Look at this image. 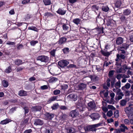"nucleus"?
<instances>
[{
    "label": "nucleus",
    "instance_id": "nucleus-31",
    "mask_svg": "<svg viewBox=\"0 0 133 133\" xmlns=\"http://www.w3.org/2000/svg\"><path fill=\"white\" fill-rule=\"evenodd\" d=\"M42 133H51L50 132V130L47 129L45 128H43L41 130Z\"/></svg>",
    "mask_w": 133,
    "mask_h": 133
},
{
    "label": "nucleus",
    "instance_id": "nucleus-52",
    "mask_svg": "<svg viewBox=\"0 0 133 133\" xmlns=\"http://www.w3.org/2000/svg\"><path fill=\"white\" fill-rule=\"evenodd\" d=\"M23 46H24L22 44H19L17 46V50H20L21 49H23Z\"/></svg>",
    "mask_w": 133,
    "mask_h": 133
},
{
    "label": "nucleus",
    "instance_id": "nucleus-17",
    "mask_svg": "<svg viewBox=\"0 0 133 133\" xmlns=\"http://www.w3.org/2000/svg\"><path fill=\"white\" fill-rule=\"evenodd\" d=\"M112 51L110 52L105 51L103 50L101 51V53L105 57H108L111 54Z\"/></svg>",
    "mask_w": 133,
    "mask_h": 133
},
{
    "label": "nucleus",
    "instance_id": "nucleus-43",
    "mask_svg": "<svg viewBox=\"0 0 133 133\" xmlns=\"http://www.w3.org/2000/svg\"><path fill=\"white\" fill-rule=\"evenodd\" d=\"M120 19L122 22H125L126 20V17L123 15H121L120 16Z\"/></svg>",
    "mask_w": 133,
    "mask_h": 133
},
{
    "label": "nucleus",
    "instance_id": "nucleus-62",
    "mask_svg": "<svg viewBox=\"0 0 133 133\" xmlns=\"http://www.w3.org/2000/svg\"><path fill=\"white\" fill-rule=\"evenodd\" d=\"M63 29L64 30H68L69 27L66 24H64L63 25Z\"/></svg>",
    "mask_w": 133,
    "mask_h": 133
},
{
    "label": "nucleus",
    "instance_id": "nucleus-29",
    "mask_svg": "<svg viewBox=\"0 0 133 133\" xmlns=\"http://www.w3.org/2000/svg\"><path fill=\"white\" fill-rule=\"evenodd\" d=\"M9 120V119L6 118L4 120L1 121L0 124L2 125L6 124L10 122Z\"/></svg>",
    "mask_w": 133,
    "mask_h": 133
},
{
    "label": "nucleus",
    "instance_id": "nucleus-64",
    "mask_svg": "<svg viewBox=\"0 0 133 133\" xmlns=\"http://www.w3.org/2000/svg\"><path fill=\"white\" fill-rule=\"evenodd\" d=\"M124 86L126 88V89H128L130 88L131 86V85L129 83H127L125 84Z\"/></svg>",
    "mask_w": 133,
    "mask_h": 133
},
{
    "label": "nucleus",
    "instance_id": "nucleus-14",
    "mask_svg": "<svg viewBox=\"0 0 133 133\" xmlns=\"http://www.w3.org/2000/svg\"><path fill=\"white\" fill-rule=\"evenodd\" d=\"M67 98H70L72 100L75 101L77 99V96L74 94H70L67 96Z\"/></svg>",
    "mask_w": 133,
    "mask_h": 133
},
{
    "label": "nucleus",
    "instance_id": "nucleus-26",
    "mask_svg": "<svg viewBox=\"0 0 133 133\" xmlns=\"http://www.w3.org/2000/svg\"><path fill=\"white\" fill-rule=\"evenodd\" d=\"M43 2L45 5H50L51 4V0H43Z\"/></svg>",
    "mask_w": 133,
    "mask_h": 133
},
{
    "label": "nucleus",
    "instance_id": "nucleus-56",
    "mask_svg": "<svg viewBox=\"0 0 133 133\" xmlns=\"http://www.w3.org/2000/svg\"><path fill=\"white\" fill-rule=\"evenodd\" d=\"M62 50L64 53L66 54L69 51V49L68 48H65L62 49Z\"/></svg>",
    "mask_w": 133,
    "mask_h": 133
},
{
    "label": "nucleus",
    "instance_id": "nucleus-13",
    "mask_svg": "<svg viewBox=\"0 0 133 133\" xmlns=\"http://www.w3.org/2000/svg\"><path fill=\"white\" fill-rule=\"evenodd\" d=\"M18 95L20 96H25L28 95V92L23 90L19 91L18 92Z\"/></svg>",
    "mask_w": 133,
    "mask_h": 133
},
{
    "label": "nucleus",
    "instance_id": "nucleus-53",
    "mask_svg": "<svg viewBox=\"0 0 133 133\" xmlns=\"http://www.w3.org/2000/svg\"><path fill=\"white\" fill-rule=\"evenodd\" d=\"M113 115V113L112 111L111 110H109L108 111L107 114V116L108 117H110Z\"/></svg>",
    "mask_w": 133,
    "mask_h": 133
},
{
    "label": "nucleus",
    "instance_id": "nucleus-60",
    "mask_svg": "<svg viewBox=\"0 0 133 133\" xmlns=\"http://www.w3.org/2000/svg\"><path fill=\"white\" fill-rule=\"evenodd\" d=\"M108 108L109 109H111L112 110H115L116 108L113 105H108Z\"/></svg>",
    "mask_w": 133,
    "mask_h": 133
},
{
    "label": "nucleus",
    "instance_id": "nucleus-34",
    "mask_svg": "<svg viewBox=\"0 0 133 133\" xmlns=\"http://www.w3.org/2000/svg\"><path fill=\"white\" fill-rule=\"evenodd\" d=\"M66 40V38L65 37H62L59 40V44H62Z\"/></svg>",
    "mask_w": 133,
    "mask_h": 133
},
{
    "label": "nucleus",
    "instance_id": "nucleus-19",
    "mask_svg": "<svg viewBox=\"0 0 133 133\" xmlns=\"http://www.w3.org/2000/svg\"><path fill=\"white\" fill-rule=\"evenodd\" d=\"M89 77L91 79V81L95 82L98 80V77L97 76L90 75Z\"/></svg>",
    "mask_w": 133,
    "mask_h": 133
},
{
    "label": "nucleus",
    "instance_id": "nucleus-15",
    "mask_svg": "<svg viewBox=\"0 0 133 133\" xmlns=\"http://www.w3.org/2000/svg\"><path fill=\"white\" fill-rule=\"evenodd\" d=\"M88 106L92 109H96V105L95 103L93 101L90 102L88 103Z\"/></svg>",
    "mask_w": 133,
    "mask_h": 133
},
{
    "label": "nucleus",
    "instance_id": "nucleus-35",
    "mask_svg": "<svg viewBox=\"0 0 133 133\" xmlns=\"http://www.w3.org/2000/svg\"><path fill=\"white\" fill-rule=\"evenodd\" d=\"M66 10L62 9H59V14L62 15H64L66 13Z\"/></svg>",
    "mask_w": 133,
    "mask_h": 133
},
{
    "label": "nucleus",
    "instance_id": "nucleus-22",
    "mask_svg": "<svg viewBox=\"0 0 133 133\" xmlns=\"http://www.w3.org/2000/svg\"><path fill=\"white\" fill-rule=\"evenodd\" d=\"M57 96H54L53 97H51L48 99L47 101L48 103H50L51 102H52L55 101L57 100Z\"/></svg>",
    "mask_w": 133,
    "mask_h": 133
},
{
    "label": "nucleus",
    "instance_id": "nucleus-47",
    "mask_svg": "<svg viewBox=\"0 0 133 133\" xmlns=\"http://www.w3.org/2000/svg\"><path fill=\"white\" fill-rule=\"evenodd\" d=\"M84 106L77 107V109L78 110L79 112H81L84 110V108L83 107Z\"/></svg>",
    "mask_w": 133,
    "mask_h": 133
},
{
    "label": "nucleus",
    "instance_id": "nucleus-58",
    "mask_svg": "<svg viewBox=\"0 0 133 133\" xmlns=\"http://www.w3.org/2000/svg\"><path fill=\"white\" fill-rule=\"evenodd\" d=\"M58 105V104L57 103V104H54L53 105L51 106V108L52 110H55L57 108V107Z\"/></svg>",
    "mask_w": 133,
    "mask_h": 133
},
{
    "label": "nucleus",
    "instance_id": "nucleus-2",
    "mask_svg": "<svg viewBox=\"0 0 133 133\" xmlns=\"http://www.w3.org/2000/svg\"><path fill=\"white\" fill-rule=\"evenodd\" d=\"M106 28L109 30H112L115 29L116 27V25L110 19H108L106 23Z\"/></svg>",
    "mask_w": 133,
    "mask_h": 133
},
{
    "label": "nucleus",
    "instance_id": "nucleus-24",
    "mask_svg": "<svg viewBox=\"0 0 133 133\" xmlns=\"http://www.w3.org/2000/svg\"><path fill=\"white\" fill-rule=\"evenodd\" d=\"M86 84L81 83L78 85V87L79 90H83L86 88Z\"/></svg>",
    "mask_w": 133,
    "mask_h": 133
},
{
    "label": "nucleus",
    "instance_id": "nucleus-48",
    "mask_svg": "<svg viewBox=\"0 0 133 133\" xmlns=\"http://www.w3.org/2000/svg\"><path fill=\"white\" fill-rule=\"evenodd\" d=\"M67 116L65 114H62V115L61 117H59V118H60L61 120H65L67 118Z\"/></svg>",
    "mask_w": 133,
    "mask_h": 133
},
{
    "label": "nucleus",
    "instance_id": "nucleus-51",
    "mask_svg": "<svg viewBox=\"0 0 133 133\" xmlns=\"http://www.w3.org/2000/svg\"><path fill=\"white\" fill-rule=\"evenodd\" d=\"M67 131L68 133H74V129L73 128H70L67 129Z\"/></svg>",
    "mask_w": 133,
    "mask_h": 133
},
{
    "label": "nucleus",
    "instance_id": "nucleus-45",
    "mask_svg": "<svg viewBox=\"0 0 133 133\" xmlns=\"http://www.w3.org/2000/svg\"><path fill=\"white\" fill-rule=\"evenodd\" d=\"M59 107L61 110H66L68 109L67 107L64 105H59Z\"/></svg>",
    "mask_w": 133,
    "mask_h": 133
},
{
    "label": "nucleus",
    "instance_id": "nucleus-5",
    "mask_svg": "<svg viewBox=\"0 0 133 133\" xmlns=\"http://www.w3.org/2000/svg\"><path fill=\"white\" fill-rule=\"evenodd\" d=\"M89 116L92 119V120L94 121L99 119L101 117V116L98 113H94L90 115Z\"/></svg>",
    "mask_w": 133,
    "mask_h": 133
},
{
    "label": "nucleus",
    "instance_id": "nucleus-28",
    "mask_svg": "<svg viewBox=\"0 0 133 133\" xmlns=\"http://www.w3.org/2000/svg\"><path fill=\"white\" fill-rule=\"evenodd\" d=\"M110 78L111 79V87L112 88H113L114 87L115 82L116 81V78L114 77H113L112 78Z\"/></svg>",
    "mask_w": 133,
    "mask_h": 133
},
{
    "label": "nucleus",
    "instance_id": "nucleus-57",
    "mask_svg": "<svg viewBox=\"0 0 133 133\" xmlns=\"http://www.w3.org/2000/svg\"><path fill=\"white\" fill-rule=\"evenodd\" d=\"M76 68V65L74 64H70L68 66H67V68L68 69L71 68Z\"/></svg>",
    "mask_w": 133,
    "mask_h": 133
},
{
    "label": "nucleus",
    "instance_id": "nucleus-38",
    "mask_svg": "<svg viewBox=\"0 0 133 133\" xmlns=\"http://www.w3.org/2000/svg\"><path fill=\"white\" fill-rule=\"evenodd\" d=\"M44 16L48 18L49 17L53 16V15L51 12H47L45 13L44 14Z\"/></svg>",
    "mask_w": 133,
    "mask_h": 133
},
{
    "label": "nucleus",
    "instance_id": "nucleus-30",
    "mask_svg": "<svg viewBox=\"0 0 133 133\" xmlns=\"http://www.w3.org/2000/svg\"><path fill=\"white\" fill-rule=\"evenodd\" d=\"M104 29V28L103 27H98L97 28V31L99 32V34H100L101 33L102 34L104 33V32L103 30Z\"/></svg>",
    "mask_w": 133,
    "mask_h": 133
},
{
    "label": "nucleus",
    "instance_id": "nucleus-11",
    "mask_svg": "<svg viewBox=\"0 0 133 133\" xmlns=\"http://www.w3.org/2000/svg\"><path fill=\"white\" fill-rule=\"evenodd\" d=\"M96 22L99 24L101 25L104 24L105 20L99 16V15L96 18Z\"/></svg>",
    "mask_w": 133,
    "mask_h": 133
},
{
    "label": "nucleus",
    "instance_id": "nucleus-18",
    "mask_svg": "<svg viewBox=\"0 0 133 133\" xmlns=\"http://www.w3.org/2000/svg\"><path fill=\"white\" fill-rule=\"evenodd\" d=\"M29 119V118H28L25 119H24V120H22L21 123V125L22 126H25L28 124V121Z\"/></svg>",
    "mask_w": 133,
    "mask_h": 133
},
{
    "label": "nucleus",
    "instance_id": "nucleus-3",
    "mask_svg": "<svg viewBox=\"0 0 133 133\" xmlns=\"http://www.w3.org/2000/svg\"><path fill=\"white\" fill-rule=\"evenodd\" d=\"M116 57L115 59L116 65L117 66H121V63L119 62L120 61H122V60H124L125 58V56L123 54H118L116 55Z\"/></svg>",
    "mask_w": 133,
    "mask_h": 133
},
{
    "label": "nucleus",
    "instance_id": "nucleus-55",
    "mask_svg": "<svg viewBox=\"0 0 133 133\" xmlns=\"http://www.w3.org/2000/svg\"><path fill=\"white\" fill-rule=\"evenodd\" d=\"M6 44L7 45H12L15 46V43L14 42L11 41H7L6 42Z\"/></svg>",
    "mask_w": 133,
    "mask_h": 133
},
{
    "label": "nucleus",
    "instance_id": "nucleus-20",
    "mask_svg": "<svg viewBox=\"0 0 133 133\" xmlns=\"http://www.w3.org/2000/svg\"><path fill=\"white\" fill-rule=\"evenodd\" d=\"M129 45L127 43H123L122 45L119 47L120 49H124L127 50L129 48Z\"/></svg>",
    "mask_w": 133,
    "mask_h": 133
},
{
    "label": "nucleus",
    "instance_id": "nucleus-46",
    "mask_svg": "<svg viewBox=\"0 0 133 133\" xmlns=\"http://www.w3.org/2000/svg\"><path fill=\"white\" fill-rule=\"evenodd\" d=\"M121 2L120 1H117L115 4V6L117 8H119L121 6Z\"/></svg>",
    "mask_w": 133,
    "mask_h": 133
},
{
    "label": "nucleus",
    "instance_id": "nucleus-59",
    "mask_svg": "<svg viewBox=\"0 0 133 133\" xmlns=\"http://www.w3.org/2000/svg\"><path fill=\"white\" fill-rule=\"evenodd\" d=\"M92 10L93 11L97 10H98V8L96 5H93L91 7Z\"/></svg>",
    "mask_w": 133,
    "mask_h": 133
},
{
    "label": "nucleus",
    "instance_id": "nucleus-39",
    "mask_svg": "<svg viewBox=\"0 0 133 133\" xmlns=\"http://www.w3.org/2000/svg\"><path fill=\"white\" fill-rule=\"evenodd\" d=\"M23 109L24 110V114H25V116H26V115L29 112V109L27 106H25L24 107H23Z\"/></svg>",
    "mask_w": 133,
    "mask_h": 133
},
{
    "label": "nucleus",
    "instance_id": "nucleus-16",
    "mask_svg": "<svg viewBox=\"0 0 133 133\" xmlns=\"http://www.w3.org/2000/svg\"><path fill=\"white\" fill-rule=\"evenodd\" d=\"M123 41V39L121 37H119L116 38V40L117 44L119 45L122 44Z\"/></svg>",
    "mask_w": 133,
    "mask_h": 133
},
{
    "label": "nucleus",
    "instance_id": "nucleus-49",
    "mask_svg": "<svg viewBox=\"0 0 133 133\" xmlns=\"http://www.w3.org/2000/svg\"><path fill=\"white\" fill-rule=\"evenodd\" d=\"M109 9V8L107 6H103L102 8V10L105 12H107L108 11Z\"/></svg>",
    "mask_w": 133,
    "mask_h": 133
},
{
    "label": "nucleus",
    "instance_id": "nucleus-40",
    "mask_svg": "<svg viewBox=\"0 0 133 133\" xmlns=\"http://www.w3.org/2000/svg\"><path fill=\"white\" fill-rule=\"evenodd\" d=\"M38 43V41H34L33 40L30 42V44L31 45L34 46L36 44Z\"/></svg>",
    "mask_w": 133,
    "mask_h": 133
},
{
    "label": "nucleus",
    "instance_id": "nucleus-63",
    "mask_svg": "<svg viewBox=\"0 0 133 133\" xmlns=\"http://www.w3.org/2000/svg\"><path fill=\"white\" fill-rule=\"evenodd\" d=\"M32 132V130L31 129H28L25 130L23 133H31Z\"/></svg>",
    "mask_w": 133,
    "mask_h": 133
},
{
    "label": "nucleus",
    "instance_id": "nucleus-1",
    "mask_svg": "<svg viewBox=\"0 0 133 133\" xmlns=\"http://www.w3.org/2000/svg\"><path fill=\"white\" fill-rule=\"evenodd\" d=\"M102 123H99L97 124L87 126L84 127V129L85 131H96L97 129L95 128L102 125Z\"/></svg>",
    "mask_w": 133,
    "mask_h": 133
},
{
    "label": "nucleus",
    "instance_id": "nucleus-7",
    "mask_svg": "<svg viewBox=\"0 0 133 133\" xmlns=\"http://www.w3.org/2000/svg\"><path fill=\"white\" fill-rule=\"evenodd\" d=\"M125 111L128 115H130L133 113V108L131 107L129 105L125 109Z\"/></svg>",
    "mask_w": 133,
    "mask_h": 133
},
{
    "label": "nucleus",
    "instance_id": "nucleus-44",
    "mask_svg": "<svg viewBox=\"0 0 133 133\" xmlns=\"http://www.w3.org/2000/svg\"><path fill=\"white\" fill-rule=\"evenodd\" d=\"M57 80L58 79L57 78L53 77L50 79L49 80V82L50 83L54 82H55L56 81H57Z\"/></svg>",
    "mask_w": 133,
    "mask_h": 133
},
{
    "label": "nucleus",
    "instance_id": "nucleus-61",
    "mask_svg": "<svg viewBox=\"0 0 133 133\" xmlns=\"http://www.w3.org/2000/svg\"><path fill=\"white\" fill-rule=\"evenodd\" d=\"M111 80L109 78H108L106 81L107 82V85L108 87H109L110 86V82Z\"/></svg>",
    "mask_w": 133,
    "mask_h": 133
},
{
    "label": "nucleus",
    "instance_id": "nucleus-8",
    "mask_svg": "<svg viewBox=\"0 0 133 133\" xmlns=\"http://www.w3.org/2000/svg\"><path fill=\"white\" fill-rule=\"evenodd\" d=\"M42 109V107L40 106L36 105L31 108V110L32 111L36 112L40 111Z\"/></svg>",
    "mask_w": 133,
    "mask_h": 133
},
{
    "label": "nucleus",
    "instance_id": "nucleus-6",
    "mask_svg": "<svg viewBox=\"0 0 133 133\" xmlns=\"http://www.w3.org/2000/svg\"><path fill=\"white\" fill-rule=\"evenodd\" d=\"M69 63V62L66 60H61L59 61V66L62 68H64Z\"/></svg>",
    "mask_w": 133,
    "mask_h": 133
},
{
    "label": "nucleus",
    "instance_id": "nucleus-21",
    "mask_svg": "<svg viewBox=\"0 0 133 133\" xmlns=\"http://www.w3.org/2000/svg\"><path fill=\"white\" fill-rule=\"evenodd\" d=\"M14 63L15 65H17V66H19L23 64V62L20 59H17L15 60Z\"/></svg>",
    "mask_w": 133,
    "mask_h": 133
},
{
    "label": "nucleus",
    "instance_id": "nucleus-25",
    "mask_svg": "<svg viewBox=\"0 0 133 133\" xmlns=\"http://www.w3.org/2000/svg\"><path fill=\"white\" fill-rule=\"evenodd\" d=\"M81 21V20L79 18H76L74 19L72 21V22L75 24L78 25L80 24Z\"/></svg>",
    "mask_w": 133,
    "mask_h": 133
},
{
    "label": "nucleus",
    "instance_id": "nucleus-54",
    "mask_svg": "<svg viewBox=\"0 0 133 133\" xmlns=\"http://www.w3.org/2000/svg\"><path fill=\"white\" fill-rule=\"evenodd\" d=\"M114 115L116 118H117L119 116L118 111L117 110L115 111L114 113Z\"/></svg>",
    "mask_w": 133,
    "mask_h": 133
},
{
    "label": "nucleus",
    "instance_id": "nucleus-4",
    "mask_svg": "<svg viewBox=\"0 0 133 133\" xmlns=\"http://www.w3.org/2000/svg\"><path fill=\"white\" fill-rule=\"evenodd\" d=\"M37 60L40 61L41 62L46 63L49 61V58L47 56L42 55L38 56L37 58Z\"/></svg>",
    "mask_w": 133,
    "mask_h": 133
},
{
    "label": "nucleus",
    "instance_id": "nucleus-42",
    "mask_svg": "<svg viewBox=\"0 0 133 133\" xmlns=\"http://www.w3.org/2000/svg\"><path fill=\"white\" fill-rule=\"evenodd\" d=\"M56 50L55 49H53L51 50L50 54L51 57H55V53Z\"/></svg>",
    "mask_w": 133,
    "mask_h": 133
},
{
    "label": "nucleus",
    "instance_id": "nucleus-32",
    "mask_svg": "<svg viewBox=\"0 0 133 133\" xmlns=\"http://www.w3.org/2000/svg\"><path fill=\"white\" fill-rule=\"evenodd\" d=\"M12 71L11 66H9L8 67L5 71V72L8 74L10 73Z\"/></svg>",
    "mask_w": 133,
    "mask_h": 133
},
{
    "label": "nucleus",
    "instance_id": "nucleus-23",
    "mask_svg": "<svg viewBox=\"0 0 133 133\" xmlns=\"http://www.w3.org/2000/svg\"><path fill=\"white\" fill-rule=\"evenodd\" d=\"M131 12V10L129 9H127L124 10L123 14L125 15L128 16L130 14Z\"/></svg>",
    "mask_w": 133,
    "mask_h": 133
},
{
    "label": "nucleus",
    "instance_id": "nucleus-9",
    "mask_svg": "<svg viewBox=\"0 0 133 133\" xmlns=\"http://www.w3.org/2000/svg\"><path fill=\"white\" fill-rule=\"evenodd\" d=\"M44 116L46 119L51 120L54 116V115L48 112H46L44 114Z\"/></svg>",
    "mask_w": 133,
    "mask_h": 133
},
{
    "label": "nucleus",
    "instance_id": "nucleus-27",
    "mask_svg": "<svg viewBox=\"0 0 133 133\" xmlns=\"http://www.w3.org/2000/svg\"><path fill=\"white\" fill-rule=\"evenodd\" d=\"M115 71L114 70H111L109 72L108 76L109 78H112L113 76V75L114 74Z\"/></svg>",
    "mask_w": 133,
    "mask_h": 133
},
{
    "label": "nucleus",
    "instance_id": "nucleus-50",
    "mask_svg": "<svg viewBox=\"0 0 133 133\" xmlns=\"http://www.w3.org/2000/svg\"><path fill=\"white\" fill-rule=\"evenodd\" d=\"M84 105L83 102L81 101H78L76 107L84 106Z\"/></svg>",
    "mask_w": 133,
    "mask_h": 133
},
{
    "label": "nucleus",
    "instance_id": "nucleus-36",
    "mask_svg": "<svg viewBox=\"0 0 133 133\" xmlns=\"http://www.w3.org/2000/svg\"><path fill=\"white\" fill-rule=\"evenodd\" d=\"M2 84L3 87L6 88L8 86V82L5 80H4L2 82Z\"/></svg>",
    "mask_w": 133,
    "mask_h": 133
},
{
    "label": "nucleus",
    "instance_id": "nucleus-10",
    "mask_svg": "<svg viewBox=\"0 0 133 133\" xmlns=\"http://www.w3.org/2000/svg\"><path fill=\"white\" fill-rule=\"evenodd\" d=\"M79 113L77 110H75L71 111L70 112V116L72 118H74L76 117L78 115Z\"/></svg>",
    "mask_w": 133,
    "mask_h": 133
},
{
    "label": "nucleus",
    "instance_id": "nucleus-33",
    "mask_svg": "<svg viewBox=\"0 0 133 133\" xmlns=\"http://www.w3.org/2000/svg\"><path fill=\"white\" fill-rule=\"evenodd\" d=\"M28 29V30H32L35 31L37 32L38 31V30L36 27L34 26H31L29 27Z\"/></svg>",
    "mask_w": 133,
    "mask_h": 133
},
{
    "label": "nucleus",
    "instance_id": "nucleus-12",
    "mask_svg": "<svg viewBox=\"0 0 133 133\" xmlns=\"http://www.w3.org/2000/svg\"><path fill=\"white\" fill-rule=\"evenodd\" d=\"M43 121L39 119L35 120L34 123V124L36 125H43Z\"/></svg>",
    "mask_w": 133,
    "mask_h": 133
},
{
    "label": "nucleus",
    "instance_id": "nucleus-37",
    "mask_svg": "<svg viewBox=\"0 0 133 133\" xmlns=\"http://www.w3.org/2000/svg\"><path fill=\"white\" fill-rule=\"evenodd\" d=\"M126 102L127 101L126 100L122 99L120 101V104L121 106H124L126 105Z\"/></svg>",
    "mask_w": 133,
    "mask_h": 133
},
{
    "label": "nucleus",
    "instance_id": "nucleus-41",
    "mask_svg": "<svg viewBox=\"0 0 133 133\" xmlns=\"http://www.w3.org/2000/svg\"><path fill=\"white\" fill-rule=\"evenodd\" d=\"M116 89H118V88L116 87V86H117L118 88H119L121 86V82L120 80H119L118 82L115 84L114 85Z\"/></svg>",
    "mask_w": 133,
    "mask_h": 133
}]
</instances>
